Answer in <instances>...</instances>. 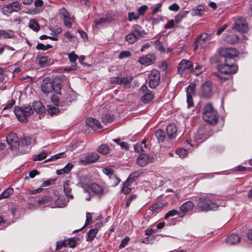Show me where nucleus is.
Here are the masks:
<instances>
[{"mask_svg":"<svg viewBox=\"0 0 252 252\" xmlns=\"http://www.w3.org/2000/svg\"><path fill=\"white\" fill-rule=\"evenodd\" d=\"M62 81L58 77H55L53 81L49 77H45L41 85L42 91L47 94L54 91L56 94H60L62 87Z\"/></svg>","mask_w":252,"mask_h":252,"instance_id":"1","label":"nucleus"},{"mask_svg":"<svg viewBox=\"0 0 252 252\" xmlns=\"http://www.w3.org/2000/svg\"><path fill=\"white\" fill-rule=\"evenodd\" d=\"M196 207L202 212L216 210L219 205L215 200H211L205 196L196 197L194 199Z\"/></svg>","mask_w":252,"mask_h":252,"instance_id":"2","label":"nucleus"},{"mask_svg":"<svg viewBox=\"0 0 252 252\" xmlns=\"http://www.w3.org/2000/svg\"><path fill=\"white\" fill-rule=\"evenodd\" d=\"M219 115L211 103L206 104L203 110V119L209 124L215 126L218 122Z\"/></svg>","mask_w":252,"mask_h":252,"instance_id":"3","label":"nucleus"},{"mask_svg":"<svg viewBox=\"0 0 252 252\" xmlns=\"http://www.w3.org/2000/svg\"><path fill=\"white\" fill-rule=\"evenodd\" d=\"M14 112L18 120L24 123H26L28 122V117L32 114L33 112L30 105L15 107Z\"/></svg>","mask_w":252,"mask_h":252,"instance_id":"4","label":"nucleus"},{"mask_svg":"<svg viewBox=\"0 0 252 252\" xmlns=\"http://www.w3.org/2000/svg\"><path fill=\"white\" fill-rule=\"evenodd\" d=\"M34 140L29 136H25L21 138L19 141L20 149H18V152L16 153L17 156L28 153L30 151L29 148L32 144H33Z\"/></svg>","mask_w":252,"mask_h":252,"instance_id":"5","label":"nucleus"},{"mask_svg":"<svg viewBox=\"0 0 252 252\" xmlns=\"http://www.w3.org/2000/svg\"><path fill=\"white\" fill-rule=\"evenodd\" d=\"M218 53L224 58V61L227 62V59H233L239 55V52L233 48H220Z\"/></svg>","mask_w":252,"mask_h":252,"instance_id":"6","label":"nucleus"},{"mask_svg":"<svg viewBox=\"0 0 252 252\" xmlns=\"http://www.w3.org/2000/svg\"><path fill=\"white\" fill-rule=\"evenodd\" d=\"M6 142L9 148L13 152H18L20 149V143L17 134L14 132H10L6 137Z\"/></svg>","mask_w":252,"mask_h":252,"instance_id":"7","label":"nucleus"},{"mask_svg":"<svg viewBox=\"0 0 252 252\" xmlns=\"http://www.w3.org/2000/svg\"><path fill=\"white\" fill-rule=\"evenodd\" d=\"M217 68L221 73L230 75L237 71L238 66L236 64H219Z\"/></svg>","mask_w":252,"mask_h":252,"instance_id":"8","label":"nucleus"},{"mask_svg":"<svg viewBox=\"0 0 252 252\" xmlns=\"http://www.w3.org/2000/svg\"><path fill=\"white\" fill-rule=\"evenodd\" d=\"M149 86L151 89L156 88L159 84L160 73L159 71L154 69L148 76Z\"/></svg>","mask_w":252,"mask_h":252,"instance_id":"9","label":"nucleus"},{"mask_svg":"<svg viewBox=\"0 0 252 252\" xmlns=\"http://www.w3.org/2000/svg\"><path fill=\"white\" fill-rule=\"evenodd\" d=\"M140 90L143 93V95L140 98L141 102L147 104L154 99L155 94L152 91L148 90L146 85H142L140 88Z\"/></svg>","mask_w":252,"mask_h":252,"instance_id":"10","label":"nucleus"},{"mask_svg":"<svg viewBox=\"0 0 252 252\" xmlns=\"http://www.w3.org/2000/svg\"><path fill=\"white\" fill-rule=\"evenodd\" d=\"M233 29L241 32H246L248 31V23L245 19L238 18L234 24Z\"/></svg>","mask_w":252,"mask_h":252,"instance_id":"11","label":"nucleus"},{"mask_svg":"<svg viewBox=\"0 0 252 252\" xmlns=\"http://www.w3.org/2000/svg\"><path fill=\"white\" fill-rule=\"evenodd\" d=\"M154 158L148 156L147 154H141L136 159V162L138 165L141 167H144L149 163H152L154 161Z\"/></svg>","mask_w":252,"mask_h":252,"instance_id":"12","label":"nucleus"},{"mask_svg":"<svg viewBox=\"0 0 252 252\" xmlns=\"http://www.w3.org/2000/svg\"><path fill=\"white\" fill-rule=\"evenodd\" d=\"M212 82L206 81L204 82L201 86V94L205 98H209L212 95Z\"/></svg>","mask_w":252,"mask_h":252,"instance_id":"13","label":"nucleus"},{"mask_svg":"<svg viewBox=\"0 0 252 252\" xmlns=\"http://www.w3.org/2000/svg\"><path fill=\"white\" fill-rule=\"evenodd\" d=\"M86 125L91 127L93 130L96 131L102 129V127L100 122L93 118H89L86 120Z\"/></svg>","mask_w":252,"mask_h":252,"instance_id":"14","label":"nucleus"},{"mask_svg":"<svg viewBox=\"0 0 252 252\" xmlns=\"http://www.w3.org/2000/svg\"><path fill=\"white\" fill-rule=\"evenodd\" d=\"M194 206L193 203L191 201H188L183 203L180 207V209L182 212L179 215L180 217H182L185 215V213L191 211Z\"/></svg>","mask_w":252,"mask_h":252,"instance_id":"15","label":"nucleus"},{"mask_svg":"<svg viewBox=\"0 0 252 252\" xmlns=\"http://www.w3.org/2000/svg\"><path fill=\"white\" fill-rule=\"evenodd\" d=\"M130 33L135 36V38L137 40L145 34L144 30H143L141 26L138 25H134L133 29L130 32Z\"/></svg>","mask_w":252,"mask_h":252,"instance_id":"16","label":"nucleus"},{"mask_svg":"<svg viewBox=\"0 0 252 252\" xmlns=\"http://www.w3.org/2000/svg\"><path fill=\"white\" fill-rule=\"evenodd\" d=\"M177 129L175 124H170L166 127V133L168 138L170 140L174 139L177 134Z\"/></svg>","mask_w":252,"mask_h":252,"instance_id":"17","label":"nucleus"},{"mask_svg":"<svg viewBox=\"0 0 252 252\" xmlns=\"http://www.w3.org/2000/svg\"><path fill=\"white\" fill-rule=\"evenodd\" d=\"M191 69L192 64H179L178 66V72L181 76L185 75Z\"/></svg>","mask_w":252,"mask_h":252,"instance_id":"18","label":"nucleus"},{"mask_svg":"<svg viewBox=\"0 0 252 252\" xmlns=\"http://www.w3.org/2000/svg\"><path fill=\"white\" fill-rule=\"evenodd\" d=\"M91 189L90 190V193L91 192L93 194L99 195V196H102L104 193V190L97 184L92 183L91 184Z\"/></svg>","mask_w":252,"mask_h":252,"instance_id":"19","label":"nucleus"},{"mask_svg":"<svg viewBox=\"0 0 252 252\" xmlns=\"http://www.w3.org/2000/svg\"><path fill=\"white\" fill-rule=\"evenodd\" d=\"M99 155L96 153H92L86 156L84 159L81 160L83 164L86 165L95 162L99 158Z\"/></svg>","mask_w":252,"mask_h":252,"instance_id":"20","label":"nucleus"},{"mask_svg":"<svg viewBox=\"0 0 252 252\" xmlns=\"http://www.w3.org/2000/svg\"><path fill=\"white\" fill-rule=\"evenodd\" d=\"M240 240L241 238L238 234L233 233L228 236L226 242L229 245H236L240 241Z\"/></svg>","mask_w":252,"mask_h":252,"instance_id":"21","label":"nucleus"},{"mask_svg":"<svg viewBox=\"0 0 252 252\" xmlns=\"http://www.w3.org/2000/svg\"><path fill=\"white\" fill-rule=\"evenodd\" d=\"M156 57L153 54H149L139 59V63H154Z\"/></svg>","mask_w":252,"mask_h":252,"instance_id":"22","label":"nucleus"},{"mask_svg":"<svg viewBox=\"0 0 252 252\" xmlns=\"http://www.w3.org/2000/svg\"><path fill=\"white\" fill-rule=\"evenodd\" d=\"M34 110L38 114H42L45 112V108L40 101H35L32 103Z\"/></svg>","mask_w":252,"mask_h":252,"instance_id":"23","label":"nucleus"},{"mask_svg":"<svg viewBox=\"0 0 252 252\" xmlns=\"http://www.w3.org/2000/svg\"><path fill=\"white\" fill-rule=\"evenodd\" d=\"M70 181L66 180L63 184V191L65 195L69 199H72L74 198L73 195L71 194L72 189L69 186Z\"/></svg>","mask_w":252,"mask_h":252,"instance_id":"24","label":"nucleus"},{"mask_svg":"<svg viewBox=\"0 0 252 252\" xmlns=\"http://www.w3.org/2000/svg\"><path fill=\"white\" fill-rule=\"evenodd\" d=\"M14 32L12 30H0V38L1 39L12 38L14 37Z\"/></svg>","mask_w":252,"mask_h":252,"instance_id":"25","label":"nucleus"},{"mask_svg":"<svg viewBox=\"0 0 252 252\" xmlns=\"http://www.w3.org/2000/svg\"><path fill=\"white\" fill-rule=\"evenodd\" d=\"M133 79V77L131 76H126L121 78H120V84L123 85L125 88H129Z\"/></svg>","mask_w":252,"mask_h":252,"instance_id":"26","label":"nucleus"},{"mask_svg":"<svg viewBox=\"0 0 252 252\" xmlns=\"http://www.w3.org/2000/svg\"><path fill=\"white\" fill-rule=\"evenodd\" d=\"M20 6L21 5L18 2L15 1L6 5L5 8L7 9V12L11 13L13 11H17L20 10Z\"/></svg>","mask_w":252,"mask_h":252,"instance_id":"27","label":"nucleus"},{"mask_svg":"<svg viewBox=\"0 0 252 252\" xmlns=\"http://www.w3.org/2000/svg\"><path fill=\"white\" fill-rule=\"evenodd\" d=\"M114 115L110 113L103 114L101 116V120L103 124H107L114 121Z\"/></svg>","mask_w":252,"mask_h":252,"instance_id":"28","label":"nucleus"},{"mask_svg":"<svg viewBox=\"0 0 252 252\" xmlns=\"http://www.w3.org/2000/svg\"><path fill=\"white\" fill-rule=\"evenodd\" d=\"M209 33H203L201 34L198 35L196 38V41H199V44H201L202 48H204L206 47V45H204L205 42L208 40Z\"/></svg>","mask_w":252,"mask_h":252,"instance_id":"29","label":"nucleus"},{"mask_svg":"<svg viewBox=\"0 0 252 252\" xmlns=\"http://www.w3.org/2000/svg\"><path fill=\"white\" fill-rule=\"evenodd\" d=\"M224 40L229 44H235L238 41V37L235 34H226Z\"/></svg>","mask_w":252,"mask_h":252,"instance_id":"30","label":"nucleus"},{"mask_svg":"<svg viewBox=\"0 0 252 252\" xmlns=\"http://www.w3.org/2000/svg\"><path fill=\"white\" fill-rule=\"evenodd\" d=\"M98 229L97 228H92L90 229L87 233V237L86 240L87 241H92L95 237L96 234L97 233Z\"/></svg>","mask_w":252,"mask_h":252,"instance_id":"31","label":"nucleus"},{"mask_svg":"<svg viewBox=\"0 0 252 252\" xmlns=\"http://www.w3.org/2000/svg\"><path fill=\"white\" fill-rule=\"evenodd\" d=\"M156 137L158 143H163L165 139V134L164 131L161 129H158L156 133Z\"/></svg>","mask_w":252,"mask_h":252,"instance_id":"32","label":"nucleus"},{"mask_svg":"<svg viewBox=\"0 0 252 252\" xmlns=\"http://www.w3.org/2000/svg\"><path fill=\"white\" fill-rule=\"evenodd\" d=\"M195 87L196 84L195 83H190L187 88V95H194L195 94Z\"/></svg>","mask_w":252,"mask_h":252,"instance_id":"33","label":"nucleus"},{"mask_svg":"<svg viewBox=\"0 0 252 252\" xmlns=\"http://www.w3.org/2000/svg\"><path fill=\"white\" fill-rule=\"evenodd\" d=\"M47 111L51 116L57 115L60 113V110L58 108L51 105L47 106Z\"/></svg>","mask_w":252,"mask_h":252,"instance_id":"34","label":"nucleus"},{"mask_svg":"<svg viewBox=\"0 0 252 252\" xmlns=\"http://www.w3.org/2000/svg\"><path fill=\"white\" fill-rule=\"evenodd\" d=\"M55 203L57 207L62 208L66 205L67 201L63 197H58L55 200Z\"/></svg>","mask_w":252,"mask_h":252,"instance_id":"35","label":"nucleus"},{"mask_svg":"<svg viewBox=\"0 0 252 252\" xmlns=\"http://www.w3.org/2000/svg\"><path fill=\"white\" fill-rule=\"evenodd\" d=\"M29 27L35 32H38L40 29V26L35 19H32L30 21Z\"/></svg>","mask_w":252,"mask_h":252,"instance_id":"36","label":"nucleus"},{"mask_svg":"<svg viewBox=\"0 0 252 252\" xmlns=\"http://www.w3.org/2000/svg\"><path fill=\"white\" fill-rule=\"evenodd\" d=\"M79 240V239L77 237H73L68 238L66 240L67 241V245H68L69 247L71 248H74L76 247L77 244V241Z\"/></svg>","mask_w":252,"mask_h":252,"instance_id":"37","label":"nucleus"},{"mask_svg":"<svg viewBox=\"0 0 252 252\" xmlns=\"http://www.w3.org/2000/svg\"><path fill=\"white\" fill-rule=\"evenodd\" d=\"M189 11H180L175 17L176 23H179L189 13Z\"/></svg>","mask_w":252,"mask_h":252,"instance_id":"38","label":"nucleus"},{"mask_svg":"<svg viewBox=\"0 0 252 252\" xmlns=\"http://www.w3.org/2000/svg\"><path fill=\"white\" fill-rule=\"evenodd\" d=\"M64 25L68 28H71L72 24L75 22V18L74 16L70 15L67 17V18L63 19Z\"/></svg>","mask_w":252,"mask_h":252,"instance_id":"39","label":"nucleus"},{"mask_svg":"<svg viewBox=\"0 0 252 252\" xmlns=\"http://www.w3.org/2000/svg\"><path fill=\"white\" fill-rule=\"evenodd\" d=\"M13 193V189L11 188H9L0 194V199L7 198L12 194Z\"/></svg>","mask_w":252,"mask_h":252,"instance_id":"40","label":"nucleus"},{"mask_svg":"<svg viewBox=\"0 0 252 252\" xmlns=\"http://www.w3.org/2000/svg\"><path fill=\"white\" fill-rule=\"evenodd\" d=\"M97 151L101 154L107 155L109 152V149L107 145L102 144L98 148Z\"/></svg>","mask_w":252,"mask_h":252,"instance_id":"41","label":"nucleus"},{"mask_svg":"<svg viewBox=\"0 0 252 252\" xmlns=\"http://www.w3.org/2000/svg\"><path fill=\"white\" fill-rule=\"evenodd\" d=\"M164 204L162 202H157L153 204L150 208V210L153 212L157 211L164 207Z\"/></svg>","mask_w":252,"mask_h":252,"instance_id":"42","label":"nucleus"},{"mask_svg":"<svg viewBox=\"0 0 252 252\" xmlns=\"http://www.w3.org/2000/svg\"><path fill=\"white\" fill-rule=\"evenodd\" d=\"M140 173L139 171H135L131 173L129 176L126 181L132 183L134 182L140 175Z\"/></svg>","mask_w":252,"mask_h":252,"instance_id":"43","label":"nucleus"},{"mask_svg":"<svg viewBox=\"0 0 252 252\" xmlns=\"http://www.w3.org/2000/svg\"><path fill=\"white\" fill-rule=\"evenodd\" d=\"M51 200V197L50 196L46 195L43 196L40 199H38L37 203L40 205H45L50 202Z\"/></svg>","mask_w":252,"mask_h":252,"instance_id":"44","label":"nucleus"},{"mask_svg":"<svg viewBox=\"0 0 252 252\" xmlns=\"http://www.w3.org/2000/svg\"><path fill=\"white\" fill-rule=\"evenodd\" d=\"M65 156H66V155H65L64 153H63V152L58 153L55 155H54L51 158L45 160V162H47L49 161H53V160H55L58 158H63Z\"/></svg>","mask_w":252,"mask_h":252,"instance_id":"45","label":"nucleus"},{"mask_svg":"<svg viewBox=\"0 0 252 252\" xmlns=\"http://www.w3.org/2000/svg\"><path fill=\"white\" fill-rule=\"evenodd\" d=\"M176 153L181 158H184L188 155V151L184 148H178L176 150Z\"/></svg>","mask_w":252,"mask_h":252,"instance_id":"46","label":"nucleus"},{"mask_svg":"<svg viewBox=\"0 0 252 252\" xmlns=\"http://www.w3.org/2000/svg\"><path fill=\"white\" fill-rule=\"evenodd\" d=\"M204 12V8L201 6H197L195 9H193L192 13L193 16L201 15Z\"/></svg>","mask_w":252,"mask_h":252,"instance_id":"47","label":"nucleus"},{"mask_svg":"<svg viewBox=\"0 0 252 252\" xmlns=\"http://www.w3.org/2000/svg\"><path fill=\"white\" fill-rule=\"evenodd\" d=\"M128 186L129 182L126 181L123 184L122 191L126 194H128L131 190V188L128 187Z\"/></svg>","mask_w":252,"mask_h":252,"instance_id":"48","label":"nucleus"},{"mask_svg":"<svg viewBox=\"0 0 252 252\" xmlns=\"http://www.w3.org/2000/svg\"><path fill=\"white\" fill-rule=\"evenodd\" d=\"M52 47V45L49 44H47L46 45H44V44L39 43L36 45V48L38 50H42L43 51L47 50L49 49H50Z\"/></svg>","mask_w":252,"mask_h":252,"instance_id":"49","label":"nucleus"},{"mask_svg":"<svg viewBox=\"0 0 252 252\" xmlns=\"http://www.w3.org/2000/svg\"><path fill=\"white\" fill-rule=\"evenodd\" d=\"M125 39L126 40L129 44H133L137 41L135 36H134L130 32L126 36Z\"/></svg>","mask_w":252,"mask_h":252,"instance_id":"50","label":"nucleus"},{"mask_svg":"<svg viewBox=\"0 0 252 252\" xmlns=\"http://www.w3.org/2000/svg\"><path fill=\"white\" fill-rule=\"evenodd\" d=\"M67 246L66 240L63 241H57L56 243V251L61 249L63 247H65Z\"/></svg>","mask_w":252,"mask_h":252,"instance_id":"51","label":"nucleus"},{"mask_svg":"<svg viewBox=\"0 0 252 252\" xmlns=\"http://www.w3.org/2000/svg\"><path fill=\"white\" fill-rule=\"evenodd\" d=\"M190 71L192 72L195 75H198L202 72V67L199 64H197L194 68L192 66V69H190Z\"/></svg>","mask_w":252,"mask_h":252,"instance_id":"52","label":"nucleus"},{"mask_svg":"<svg viewBox=\"0 0 252 252\" xmlns=\"http://www.w3.org/2000/svg\"><path fill=\"white\" fill-rule=\"evenodd\" d=\"M131 56V53L128 51H124L120 53L118 58L120 59H124L130 57Z\"/></svg>","mask_w":252,"mask_h":252,"instance_id":"53","label":"nucleus"},{"mask_svg":"<svg viewBox=\"0 0 252 252\" xmlns=\"http://www.w3.org/2000/svg\"><path fill=\"white\" fill-rule=\"evenodd\" d=\"M79 185L82 188H83L84 189V191L85 192H88V193H90V190L91 189V187H90L91 185H90L89 184L85 183L84 182H82L79 183Z\"/></svg>","mask_w":252,"mask_h":252,"instance_id":"54","label":"nucleus"},{"mask_svg":"<svg viewBox=\"0 0 252 252\" xmlns=\"http://www.w3.org/2000/svg\"><path fill=\"white\" fill-rule=\"evenodd\" d=\"M220 59H224L221 56L219 55H215L211 58V63H220L222 62V61L220 60Z\"/></svg>","mask_w":252,"mask_h":252,"instance_id":"55","label":"nucleus"},{"mask_svg":"<svg viewBox=\"0 0 252 252\" xmlns=\"http://www.w3.org/2000/svg\"><path fill=\"white\" fill-rule=\"evenodd\" d=\"M69 13L64 8H62L60 10V17L63 20L67 18V17L69 16Z\"/></svg>","mask_w":252,"mask_h":252,"instance_id":"56","label":"nucleus"},{"mask_svg":"<svg viewBox=\"0 0 252 252\" xmlns=\"http://www.w3.org/2000/svg\"><path fill=\"white\" fill-rule=\"evenodd\" d=\"M113 172H114V170L112 166L106 167L103 169V172L105 174H106L108 176H109V175H111V176L113 175L114 176V174L113 173Z\"/></svg>","mask_w":252,"mask_h":252,"instance_id":"57","label":"nucleus"},{"mask_svg":"<svg viewBox=\"0 0 252 252\" xmlns=\"http://www.w3.org/2000/svg\"><path fill=\"white\" fill-rule=\"evenodd\" d=\"M156 48L159 51H160L161 52H165V48L163 47L162 43L159 41L158 40H156L155 42Z\"/></svg>","mask_w":252,"mask_h":252,"instance_id":"58","label":"nucleus"},{"mask_svg":"<svg viewBox=\"0 0 252 252\" xmlns=\"http://www.w3.org/2000/svg\"><path fill=\"white\" fill-rule=\"evenodd\" d=\"M113 141L118 145H119L122 148L126 149H128V144L125 142H121L120 139H114Z\"/></svg>","mask_w":252,"mask_h":252,"instance_id":"59","label":"nucleus"},{"mask_svg":"<svg viewBox=\"0 0 252 252\" xmlns=\"http://www.w3.org/2000/svg\"><path fill=\"white\" fill-rule=\"evenodd\" d=\"M162 6V3L159 2L156 4L154 6L151 7L152 12L153 14H155L161 11L160 9Z\"/></svg>","mask_w":252,"mask_h":252,"instance_id":"60","label":"nucleus"},{"mask_svg":"<svg viewBox=\"0 0 252 252\" xmlns=\"http://www.w3.org/2000/svg\"><path fill=\"white\" fill-rule=\"evenodd\" d=\"M68 58L69 61L71 63H75L78 58V56L74 53V52H72L68 54Z\"/></svg>","mask_w":252,"mask_h":252,"instance_id":"61","label":"nucleus"},{"mask_svg":"<svg viewBox=\"0 0 252 252\" xmlns=\"http://www.w3.org/2000/svg\"><path fill=\"white\" fill-rule=\"evenodd\" d=\"M51 101L52 103L56 106H62L61 102L59 101V98L58 96L53 95L51 97Z\"/></svg>","mask_w":252,"mask_h":252,"instance_id":"62","label":"nucleus"},{"mask_svg":"<svg viewBox=\"0 0 252 252\" xmlns=\"http://www.w3.org/2000/svg\"><path fill=\"white\" fill-rule=\"evenodd\" d=\"M178 214V211L176 210H172L168 212L164 216L165 219H167L170 217H173L177 215Z\"/></svg>","mask_w":252,"mask_h":252,"instance_id":"63","label":"nucleus"},{"mask_svg":"<svg viewBox=\"0 0 252 252\" xmlns=\"http://www.w3.org/2000/svg\"><path fill=\"white\" fill-rule=\"evenodd\" d=\"M129 237L126 236L123 239H122L121 243L119 246L120 248H122L125 247L128 243L129 241Z\"/></svg>","mask_w":252,"mask_h":252,"instance_id":"64","label":"nucleus"}]
</instances>
